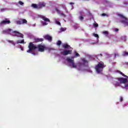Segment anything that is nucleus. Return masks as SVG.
<instances>
[{"label": "nucleus", "instance_id": "23", "mask_svg": "<svg viewBox=\"0 0 128 128\" xmlns=\"http://www.w3.org/2000/svg\"><path fill=\"white\" fill-rule=\"evenodd\" d=\"M122 56H128V52L126 51L123 52Z\"/></svg>", "mask_w": 128, "mask_h": 128}, {"label": "nucleus", "instance_id": "24", "mask_svg": "<svg viewBox=\"0 0 128 128\" xmlns=\"http://www.w3.org/2000/svg\"><path fill=\"white\" fill-rule=\"evenodd\" d=\"M59 14L60 16H63L64 18H66V14H64L62 12L60 13Z\"/></svg>", "mask_w": 128, "mask_h": 128}, {"label": "nucleus", "instance_id": "16", "mask_svg": "<svg viewBox=\"0 0 128 128\" xmlns=\"http://www.w3.org/2000/svg\"><path fill=\"white\" fill-rule=\"evenodd\" d=\"M36 42H44V38H34Z\"/></svg>", "mask_w": 128, "mask_h": 128}, {"label": "nucleus", "instance_id": "40", "mask_svg": "<svg viewBox=\"0 0 128 128\" xmlns=\"http://www.w3.org/2000/svg\"><path fill=\"white\" fill-rule=\"evenodd\" d=\"M12 44H13V46H16V44H14V42H12Z\"/></svg>", "mask_w": 128, "mask_h": 128}, {"label": "nucleus", "instance_id": "41", "mask_svg": "<svg viewBox=\"0 0 128 128\" xmlns=\"http://www.w3.org/2000/svg\"><path fill=\"white\" fill-rule=\"evenodd\" d=\"M115 32H118V28H116Z\"/></svg>", "mask_w": 128, "mask_h": 128}, {"label": "nucleus", "instance_id": "45", "mask_svg": "<svg viewBox=\"0 0 128 128\" xmlns=\"http://www.w3.org/2000/svg\"><path fill=\"white\" fill-rule=\"evenodd\" d=\"M80 66H82V63H80Z\"/></svg>", "mask_w": 128, "mask_h": 128}, {"label": "nucleus", "instance_id": "14", "mask_svg": "<svg viewBox=\"0 0 128 128\" xmlns=\"http://www.w3.org/2000/svg\"><path fill=\"white\" fill-rule=\"evenodd\" d=\"M44 6H46V3L44 2H40L38 4V10H40V8H44Z\"/></svg>", "mask_w": 128, "mask_h": 128}, {"label": "nucleus", "instance_id": "31", "mask_svg": "<svg viewBox=\"0 0 128 128\" xmlns=\"http://www.w3.org/2000/svg\"><path fill=\"white\" fill-rule=\"evenodd\" d=\"M94 26L95 28H98V24H94Z\"/></svg>", "mask_w": 128, "mask_h": 128}, {"label": "nucleus", "instance_id": "4", "mask_svg": "<svg viewBox=\"0 0 128 128\" xmlns=\"http://www.w3.org/2000/svg\"><path fill=\"white\" fill-rule=\"evenodd\" d=\"M28 48L29 50H27V52H32V50H36V46L32 42L29 43Z\"/></svg>", "mask_w": 128, "mask_h": 128}, {"label": "nucleus", "instance_id": "2", "mask_svg": "<svg viewBox=\"0 0 128 128\" xmlns=\"http://www.w3.org/2000/svg\"><path fill=\"white\" fill-rule=\"evenodd\" d=\"M118 80L120 82V84H124V86H122V88H124L126 90L128 89V79L124 78H117Z\"/></svg>", "mask_w": 128, "mask_h": 128}, {"label": "nucleus", "instance_id": "27", "mask_svg": "<svg viewBox=\"0 0 128 128\" xmlns=\"http://www.w3.org/2000/svg\"><path fill=\"white\" fill-rule=\"evenodd\" d=\"M56 12H58V14H60V10H58V8H55Z\"/></svg>", "mask_w": 128, "mask_h": 128}, {"label": "nucleus", "instance_id": "29", "mask_svg": "<svg viewBox=\"0 0 128 128\" xmlns=\"http://www.w3.org/2000/svg\"><path fill=\"white\" fill-rule=\"evenodd\" d=\"M6 10V9L5 8H3L0 9V12H4V10Z\"/></svg>", "mask_w": 128, "mask_h": 128}, {"label": "nucleus", "instance_id": "34", "mask_svg": "<svg viewBox=\"0 0 128 128\" xmlns=\"http://www.w3.org/2000/svg\"><path fill=\"white\" fill-rule=\"evenodd\" d=\"M124 100V98H122V96L120 97V102H122Z\"/></svg>", "mask_w": 128, "mask_h": 128}, {"label": "nucleus", "instance_id": "36", "mask_svg": "<svg viewBox=\"0 0 128 128\" xmlns=\"http://www.w3.org/2000/svg\"><path fill=\"white\" fill-rule=\"evenodd\" d=\"M102 16H106V14L105 13H103L102 14Z\"/></svg>", "mask_w": 128, "mask_h": 128}, {"label": "nucleus", "instance_id": "19", "mask_svg": "<svg viewBox=\"0 0 128 128\" xmlns=\"http://www.w3.org/2000/svg\"><path fill=\"white\" fill-rule=\"evenodd\" d=\"M117 72H118V74L122 76H124V78H128V76H126L124 74V73L120 70L117 71Z\"/></svg>", "mask_w": 128, "mask_h": 128}, {"label": "nucleus", "instance_id": "5", "mask_svg": "<svg viewBox=\"0 0 128 128\" xmlns=\"http://www.w3.org/2000/svg\"><path fill=\"white\" fill-rule=\"evenodd\" d=\"M36 48H38V52H44L46 50V46L44 45L40 44L36 46Z\"/></svg>", "mask_w": 128, "mask_h": 128}, {"label": "nucleus", "instance_id": "43", "mask_svg": "<svg viewBox=\"0 0 128 128\" xmlns=\"http://www.w3.org/2000/svg\"><path fill=\"white\" fill-rule=\"evenodd\" d=\"M32 54H34V56L36 54V53L34 52H32Z\"/></svg>", "mask_w": 128, "mask_h": 128}, {"label": "nucleus", "instance_id": "1", "mask_svg": "<svg viewBox=\"0 0 128 128\" xmlns=\"http://www.w3.org/2000/svg\"><path fill=\"white\" fill-rule=\"evenodd\" d=\"M106 66L104 65V63L100 62L95 66V70L98 74H101V72H102V70Z\"/></svg>", "mask_w": 128, "mask_h": 128}, {"label": "nucleus", "instance_id": "42", "mask_svg": "<svg viewBox=\"0 0 128 128\" xmlns=\"http://www.w3.org/2000/svg\"><path fill=\"white\" fill-rule=\"evenodd\" d=\"M70 4H74V2H70Z\"/></svg>", "mask_w": 128, "mask_h": 128}, {"label": "nucleus", "instance_id": "11", "mask_svg": "<svg viewBox=\"0 0 128 128\" xmlns=\"http://www.w3.org/2000/svg\"><path fill=\"white\" fill-rule=\"evenodd\" d=\"M66 60H67L68 62H70L72 64V68H76V65L74 63V60H72L70 58H67Z\"/></svg>", "mask_w": 128, "mask_h": 128}, {"label": "nucleus", "instance_id": "32", "mask_svg": "<svg viewBox=\"0 0 128 128\" xmlns=\"http://www.w3.org/2000/svg\"><path fill=\"white\" fill-rule=\"evenodd\" d=\"M18 3L20 6H22L24 4V2H22V1H19Z\"/></svg>", "mask_w": 128, "mask_h": 128}, {"label": "nucleus", "instance_id": "37", "mask_svg": "<svg viewBox=\"0 0 128 128\" xmlns=\"http://www.w3.org/2000/svg\"><path fill=\"white\" fill-rule=\"evenodd\" d=\"M116 56H118V54H114V57L116 58Z\"/></svg>", "mask_w": 128, "mask_h": 128}, {"label": "nucleus", "instance_id": "33", "mask_svg": "<svg viewBox=\"0 0 128 128\" xmlns=\"http://www.w3.org/2000/svg\"><path fill=\"white\" fill-rule=\"evenodd\" d=\"M56 24H58V26H61L60 24V22H58V21H56Z\"/></svg>", "mask_w": 128, "mask_h": 128}, {"label": "nucleus", "instance_id": "10", "mask_svg": "<svg viewBox=\"0 0 128 128\" xmlns=\"http://www.w3.org/2000/svg\"><path fill=\"white\" fill-rule=\"evenodd\" d=\"M10 24V20H8V18H5L0 22V26H4L6 24Z\"/></svg>", "mask_w": 128, "mask_h": 128}, {"label": "nucleus", "instance_id": "28", "mask_svg": "<svg viewBox=\"0 0 128 128\" xmlns=\"http://www.w3.org/2000/svg\"><path fill=\"white\" fill-rule=\"evenodd\" d=\"M75 54H76V58H78V56H80V54H78V52H75Z\"/></svg>", "mask_w": 128, "mask_h": 128}, {"label": "nucleus", "instance_id": "21", "mask_svg": "<svg viewBox=\"0 0 128 128\" xmlns=\"http://www.w3.org/2000/svg\"><path fill=\"white\" fill-rule=\"evenodd\" d=\"M103 34H104L106 36H108V31H104L102 32Z\"/></svg>", "mask_w": 128, "mask_h": 128}, {"label": "nucleus", "instance_id": "30", "mask_svg": "<svg viewBox=\"0 0 128 128\" xmlns=\"http://www.w3.org/2000/svg\"><path fill=\"white\" fill-rule=\"evenodd\" d=\"M79 19L80 20H83L84 16H79Z\"/></svg>", "mask_w": 128, "mask_h": 128}, {"label": "nucleus", "instance_id": "13", "mask_svg": "<svg viewBox=\"0 0 128 128\" xmlns=\"http://www.w3.org/2000/svg\"><path fill=\"white\" fill-rule=\"evenodd\" d=\"M44 40H46L48 42H50L52 40V37L49 34H46L44 36Z\"/></svg>", "mask_w": 128, "mask_h": 128}, {"label": "nucleus", "instance_id": "9", "mask_svg": "<svg viewBox=\"0 0 128 128\" xmlns=\"http://www.w3.org/2000/svg\"><path fill=\"white\" fill-rule=\"evenodd\" d=\"M16 24L19 26H20V24H28V20H26V19L20 18L19 20L16 21Z\"/></svg>", "mask_w": 128, "mask_h": 128}, {"label": "nucleus", "instance_id": "39", "mask_svg": "<svg viewBox=\"0 0 128 128\" xmlns=\"http://www.w3.org/2000/svg\"><path fill=\"white\" fill-rule=\"evenodd\" d=\"M62 8H66V5H62Z\"/></svg>", "mask_w": 128, "mask_h": 128}, {"label": "nucleus", "instance_id": "44", "mask_svg": "<svg viewBox=\"0 0 128 128\" xmlns=\"http://www.w3.org/2000/svg\"><path fill=\"white\" fill-rule=\"evenodd\" d=\"M126 38H124V41L126 42Z\"/></svg>", "mask_w": 128, "mask_h": 128}, {"label": "nucleus", "instance_id": "3", "mask_svg": "<svg viewBox=\"0 0 128 128\" xmlns=\"http://www.w3.org/2000/svg\"><path fill=\"white\" fill-rule=\"evenodd\" d=\"M118 16H120L121 19L120 20V22L123 24L124 26H128V18H126L122 14H119Z\"/></svg>", "mask_w": 128, "mask_h": 128}, {"label": "nucleus", "instance_id": "22", "mask_svg": "<svg viewBox=\"0 0 128 128\" xmlns=\"http://www.w3.org/2000/svg\"><path fill=\"white\" fill-rule=\"evenodd\" d=\"M82 60L84 64H88V61L86 60L84 58H82Z\"/></svg>", "mask_w": 128, "mask_h": 128}, {"label": "nucleus", "instance_id": "7", "mask_svg": "<svg viewBox=\"0 0 128 128\" xmlns=\"http://www.w3.org/2000/svg\"><path fill=\"white\" fill-rule=\"evenodd\" d=\"M40 18H42V20L44 21V22L42 23L43 26H46L48 24V22H50V18H47L44 16H40Z\"/></svg>", "mask_w": 128, "mask_h": 128}, {"label": "nucleus", "instance_id": "38", "mask_svg": "<svg viewBox=\"0 0 128 128\" xmlns=\"http://www.w3.org/2000/svg\"><path fill=\"white\" fill-rule=\"evenodd\" d=\"M8 42H10V44H12L14 41L13 40H8Z\"/></svg>", "mask_w": 128, "mask_h": 128}, {"label": "nucleus", "instance_id": "26", "mask_svg": "<svg viewBox=\"0 0 128 128\" xmlns=\"http://www.w3.org/2000/svg\"><path fill=\"white\" fill-rule=\"evenodd\" d=\"M93 36L95 37V38H98L99 36H98V34H93Z\"/></svg>", "mask_w": 128, "mask_h": 128}, {"label": "nucleus", "instance_id": "25", "mask_svg": "<svg viewBox=\"0 0 128 128\" xmlns=\"http://www.w3.org/2000/svg\"><path fill=\"white\" fill-rule=\"evenodd\" d=\"M56 44L60 46V44H62V41L60 40H58L56 42Z\"/></svg>", "mask_w": 128, "mask_h": 128}, {"label": "nucleus", "instance_id": "18", "mask_svg": "<svg viewBox=\"0 0 128 128\" xmlns=\"http://www.w3.org/2000/svg\"><path fill=\"white\" fill-rule=\"evenodd\" d=\"M16 44H24V40H18L16 41Z\"/></svg>", "mask_w": 128, "mask_h": 128}, {"label": "nucleus", "instance_id": "20", "mask_svg": "<svg viewBox=\"0 0 128 128\" xmlns=\"http://www.w3.org/2000/svg\"><path fill=\"white\" fill-rule=\"evenodd\" d=\"M120 84H121L120 82H116L115 83L116 86H120Z\"/></svg>", "mask_w": 128, "mask_h": 128}, {"label": "nucleus", "instance_id": "8", "mask_svg": "<svg viewBox=\"0 0 128 128\" xmlns=\"http://www.w3.org/2000/svg\"><path fill=\"white\" fill-rule=\"evenodd\" d=\"M12 36H18V38H24V34L18 31L12 32Z\"/></svg>", "mask_w": 128, "mask_h": 128}, {"label": "nucleus", "instance_id": "12", "mask_svg": "<svg viewBox=\"0 0 128 128\" xmlns=\"http://www.w3.org/2000/svg\"><path fill=\"white\" fill-rule=\"evenodd\" d=\"M12 29H7L6 30H4L2 31V34H12Z\"/></svg>", "mask_w": 128, "mask_h": 128}, {"label": "nucleus", "instance_id": "15", "mask_svg": "<svg viewBox=\"0 0 128 128\" xmlns=\"http://www.w3.org/2000/svg\"><path fill=\"white\" fill-rule=\"evenodd\" d=\"M62 46L63 48H65V50H66L68 48H72V47H70V46L68 45V44H63L62 45Z\"/></svg>", "mask_w": 128, "mask_h": 128}, {"label": "nucleus", "instance_id": "35", "mask_svg": "<svg viewBox=\"0 0 128 128\" xmlns=\"http://www.w3.org/2000/svg\"><path fill=\"white\" fill-rule=\"evenodd\" d=\"M61 30H62V32H64V30H64V28H61Z\"/></svg>", "mask_w": 128, "mask_h": 128}, {"label": "nucleus", "instance_id": "17", "mask_svg": "<svg viewBox=\"0 0 128 128\" xmlns=\"http://www.w3.org/2000/svg\"><path fill=\"white\" fill-rule=\"evenodd\" d=\"M32 6L34 8H38V4H32Z\"/></svg>", "mask_w": 128, "mask_h": 128}, {"label": "nucleus", "instance_id": "6", "mask_svg": "<svg viewBox=\"0 0 128 128\" xmlns=\"http://www.w3.org/2000/svg\"><path fill=\"white\" fill-rule=\"evenodd\" d=\"M60 50H62L60 52V54L62 56H68V54H72V50L60 49Z\"/></svg>", "mask_w": 128, "mask_h": 128}]
</instances>
